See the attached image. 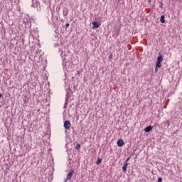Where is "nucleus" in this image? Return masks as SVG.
<instances>
[{"label":"nucleus","instance_id":"nucleus-3","mask_svg":"<svg viewBox=\"0 0 182 182\" xmlns=\"http://www.w3.org/2000/svg\"><path fill=\"white\" fill-rule=\"evenodd\" d=\"M161 126H163L164 129H168V127H170V121L168 120V121L164 122L161 124Z\"/></svg>","mask_w":182,"mask_h":182},{"label":"nucleus","instance_id":"nucleus-4","mask_svg":"<svg viewBox=\"0 0 182 182\" xmlns=\"http://www.w3.org/2000/svg\"><path fill=\"white\" fill-rule=\"evenodd\" d=\"M75 171L71 170L70 172L67 175V178L65 179V182H67L68 180H72V176H73V173Z\"/></svg>","mask_w":182,"mask_h":182},{"label":"nucleus","instance_id":"nucleus-22","mask_svg":"<svg viewBox=\"0 0 182 182\" xmlns=\"http://www.w3.org/2000/svg\"><path fill=\"white\" fill-rule=\"evenodd\" d=\"M161 5L162 6V5H163V3H161Z\"/></svg>","mask_w":182,"mask_h":182},{"label":"nucleus","instance_id":"nucleus-14","mask_svg":"<svg viewBox=\"0 0 182 182\" xmlns=\"http://www.w3.org/2000/svg\"><path fill=\"white\" fill-rule=\"evenodd\" d=\"M157 182H163V178H162L161 177H159V178H158Z\"/></svg>","mask_w":182,"mask_h":182},{"label":"nucleus","instance_id":"nucleus-11","mask_svg":"<svg viewBox=\"0 0 182 182\" xmlns=\"http://www.w3.org/2000/svg\"><path fill=\"white\" fill-rule=\"evenodd\" d=\"M68 14H69V10L68 9L63 10V16H68Z\"/></svg>","mask_w":182,"mask_h":182},{"label":"nucleus","instance_id":"nucleus-12","mask_svg":"<svg viewBox=\"0 0 182 182\" xmlns=\"http://www.w3.org/2000/svg\"><path fill=\"white\" fill-rule=\"evenodd\" d=\"M100 163H102V159L98 158L97 161H96V164L99 165V164H100Z\"/></svg>","mask_w":182,"mask_h":182},{"label":"nucleus","instance_id":"nucleus-5","mask_svg":"<svg viewBox=\"0 0 182 182\" xmlns=\"http://www.w3.org/2000/svg\"><path fill=\"white\" fill-rule=\"evenodd\" d=\"M152 130H153V127L151 125H149L144 129V132L150 133V132H151Z\"/></svg>","mask_w":182,"mask_h":182},{"label":"nucleus","instance_id":"nucleus-20","mask_svg":"<svg viewBox=\"0 0 182 182\" xmlns=\"http://www.w3.org/2000/svg\"><path fill=\"white\" fill-rule=\"evenodd\" d=\"M1 97H2V94L0 93V99H1Z\"/></svg>","mask_w":182,"mask_h":182},{"label":"nucleus","instance_id":"nucleus-1","mask_svg":"<svg viewBox=\"0 0 182 182\" xmlns=\"http://www.w3.org/2000/svg\"><path fill=\"white\" fill-rule=\"evenodd\" d=\"M161 62H163V55H161V53H159V56L157 57V63L156 67L161 68Z\"/></svg>","mask_w":182,"mask_h":182},{"label":"nucleus","instance_id":"nucleus-6","mask_svg":"<svg viewBox=\"0 0 182 182\" xmlns=\"http://www.w3.org/2000/svg\"><path fill=\"white\" fill-rule=\"evenodd\" d=\"M118 147H123L124 144V141L123 139H119L117 143Z\"/></svg>","mask_w":182,"mask_h":182},{"label":"nucleus","instance_id":"nucleus-7","mask_svg":"<svg viewBox=\"0 0 182 182\" xmlns=\"http://www.w3.org/2000/svg\"><path fill=\"white\" fill-rule=\"evenodd\" d=\"M92 25H93L92 29H96V28H99V26H100L99 22H97V21L92 22Z\"/></svg>","mask_w":182,"mask_h":182},{"label":"nucleus","instance_id":"nucleus-23","mask_svg":"<svg viewBox=\"0 0 182 182\" xmlns=\"http://www.w3.org/2000/svg\"><path fill=\"white\" fill-rule=\"evenodd\" d=\"M161 5L162 6V5H163V3H161Z\"/></svg>","mask_w":182,"mask_h":182},{"label":"nucleus","instance_id":"nucleus-21","mask_svg":"<svg viewBox=\"0 0 182 182\" xmlns=\"http://www.w3.org/2000/svg\"><path fill=\"white\" fill-rule=\"evenodd\" d=\"M149 2H151V0H149Z\"/></svg>","mask_w":182,"mask_h":182},{"label":"nucleus","instance_id":"nucleus-9","mask_svg":"<svg viewBox=\"0 0 182 182\" xmlns=\"http://www.w3.org/2000/svg\"><path fill=\"white\" fill-rule=\"evenodd\" d=\"M160 21L161 22V23H166L164 15L161 16Z\"/></svg>","mask_w":182,"mask_h":182},{"label":"nucleus","instance_id":"nucleus-18","mask_svg":"<svg viewBox=\"0 0 182 182\" xmlns=\"http://www.w3.org/2000/svg\"><path fill=\"white\" fill-rule=\"evenodd\" d=\"M129 160H130V158L127 159L126 163H127L129 161Z\"/></svg>","mask_w":182,"mask_h":182},{"label":"nucleus","instance_id":"nucleus-2","mask_svg":"<svg viewBox=\"0 0 182 182\" xmlns=\"http://www.w3.org/2000/svg\"><path fill=\"white\" fill-rule=\"evenodd\" d=\"M64 129H65V130H69V129H70V121L67 120L64 122Z\"/></svg>","mask_w":182,"mask_h":182},{"label":"nucleus","instance_id":"nucleus-17","mask_svg":"<svg viewBox=\"0 0 182 182\" xmlns=\"http://www.w3.org/2000/svg\"><path fill=\"white\" fill-rule=\"evenodd\" d=\"M155 70H156V73H157V72H159V70L157 69V67H156Z\"/></svg>","mask_w":182,"mask_h":182},{"label":"nucleus","instance_id":"nucleus-15","mask_svg":"<svg viewBox=\"0 0 182 182\" xmlns=\"http://www.w3.org/2000/svg\"><path fill=\"white\" fill-rule=\"evenodd\" d=\"M65 26L66 28H69V26H70V24L69 23H66Z\"/></svg>","mask_w":182,"mask_h":182},{"label":"nucleus","instance_id":"nucleus-8","mask_svg":"<svg viewBox=\"0 0 182 182\" xmlns=\"http://www.w3.org/2000/svg\"><path fill=\"white\" fill-rule=\"evenodd\" d=\"M117 36H119V31L115 30V31H113L112 37L113 38H117Z\"/></svg>","mask_w":182,"mask_h":182},{"label":"nucleus","instance_id":"nucleus-13","mask_svg":"<svg viewBox=\"0 0 182 182\" xmlns=\"http://www.w3.org/2000/svg\"><path fill=\"white\" fill-rule=\"evenodd\" d=\"M76 150H80V144H77V146H75Z\"/></svg>","mask_w":182,"mask_h":182},{"label":"nucleus","instance_id":"nucleus-19","mask_svg":"<svg viewBox=\"0 0 182 182\" xmlns=\"http://www.w3.org/2000/svg\"><path fill=\"white\" fill-rule=\"evenodd\" d=\"M77 73L78 75H80V71L77 70Z\"/></svg>","mask_w":182,"mask_h":182},{"label":"nucleus","instance_id":"nucleus-16","mask_svg":"<svg viewBox=\"0 0 182 182\" xmlns=\"http://www.w3.org/2000/svg\"><path fill=\"white\" fill-rule=\"evenodd\" d=\"M108 58L109 59H113V55L110 54Z\"/></svg>","mask_w":182,"mask_h":182},{"label":"nucleus","instance_id":"nucleus-10","mask_svg":"<svg viewBox=\"0 0 182 182\" xmlns=\"http://www.w3.org/2000/svg\"><path fill=\"white\" fill-rule=\"evenodd\" d=\"M122 170H123L124 173H126V171H127V163H125L124 164V166H122Z\"/></svg>","mask_w":182,"mask_h":182}]
</instances>
